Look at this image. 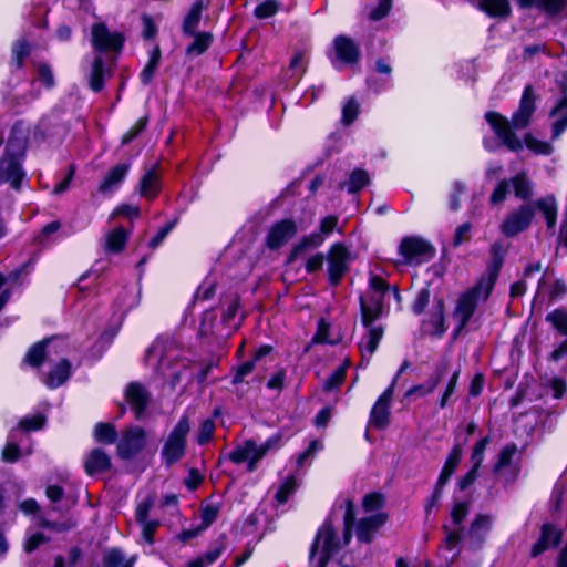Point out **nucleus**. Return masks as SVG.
Masks as SVG:
<instances>
[{"label": "nucleus", "mask_w": 567, "mask_h": 567, "mask_svg": "<svg viewBox=\"0 0 567 567\" xmlns=\"http://www.w3.org/2000/svg\"><path fill=\"white\" fill-rule=\"evenodd\" d=\"M44 542L47 538L42 533H31L27 535L23 548L27 553H32Z\"/></svg>", "instance_id": "nucleus-58"}, {"label": "nucleus", "mask_w": 567, "mask_h": 567, "mask_svg": "<svg viewBox=\"0 0 567 567\" xmlns=\"http://www.w3.org/2000/svg\"><path fill=\"white\" fill-rule=\"evenodd\" d=\"M515 453L516 446L514 444L504 446L498 454V460L494 466V471L499 472L504 467L508 466Z\"/></svg>", "instance_id": "nucleus-47"}, {"label": "nucleus", "mask_w": 567, "mask_h": 567, "mask_svg": "<svg viewBox=\"0 0 567 567\" xmlns=\"http://www.w3.org/2000/svg\"><path fill=\"white\" fill-rule=\"evenodd\" d=\"M533 218L534 207L532 205H522L506 215L499 225V230L507 237H514L526 230L532 224Z\"/></svg>", "instance_id": "nucleus-11"}, {"label": "nucleus", "mask_w": 567, "mask_h": 567, "mask_svg": "<svg viewBox=\"0 0 567 567\" xmlns=\"http://www.w3.org/2000/svg\"><path fill=\"white\" fill-rule=\"evenodd\" d=\"M110 465V457L101 449L91 451L85 460V471L90 475L106 471Z\"/></svg>", "instance_id": "nucleus-25"}, {"label": "nucleus", "mask_w": 567, "mask_h": 567, "mask_svg": "<svg viewBox=\"0 0 567 567\" xmlns=\"http://www.w3.org/2000/svg\"><path fill=\"white\" fill-rule=\"evenodd\" d=\"M525 144L535 154L548 155L553 152V147L549 143L538 141L532 134L525 136Z\"/></svg>", "instance_id": "nucleus-45"}, {"label": "nucleus", "mask_w": 567, "mask_h": 567, "mask_svg": "<svg viewBox=\"0 0 567 567\" xmlns=\"http://www.w3.org/2000/svg\"><path fill=\"white\" fill-rule=\"evenodd\" d=\"M161 189V181L154 168L147 171L140 181L138 194L146 199H154Z\"/></svg>", "instance_id": "nucleus-24"}, {"label": "nucleus", "mask_w": 567, "mask_h": 567, "mask_svg": "<svg viewBox=\"0 0 567 567\" xmlns=\"http://www.w3.org/2000/svg\"><path fill=\"white\" fill-rule=\"evenodd\" d=\"M204 9V3L202 0H197L192 8L189 9L188 13L186 14L184 22H183V32L186 35H193L195 34L197 27L202 19V11Z\"/></svg>", "instance_id": "nucleus-33"}, {"label": "nucleus", "mask_w": 567, "mask_h": 567, "mask_svg": "<svg viewBox=\"0 0 567 567\" xmlns=\"http://www.w3.org/2000/svg\"><path fill=\"white\" fill-rule=\"evenodd\" d=\"M238 311L239 300L237 296L226 299L223 303L221 323L231 330L236 329L239 324V320H237Z\"/></svg>", "instance_id": "nucleus-30"}, {"label": "nucleus", "mask_w": 567, "mask_h": 567, "mask_svg": "<svg viewBox=\"0 0 567 567\" xmlns=\"http://www.w3.org/2000/svg\"><path fill=\"white\" fill-rule=\"evenodd\" d=\"M94 436L97 442L112 444L116 439V430L112 424L100 423L95 426Z\"/></svg>", "instance_id": "nucleus-42"}, {"label": "nucleus", "mask_w": 567, "mask_h": 567, "mask_svg": "<svg viewBox=\"0 0 567 567\" xmlns=\"http://www.w3.org/2000/svg\"><path fill=\"white\" fill-rule=\"evenodd\" d=\"M92 44L97 51H117L123 45V38L117 32H110L103 23H96L92 28Z\"/></svg>", "instance_id": "nucleus-16"}, {"label": "nucleus", "mask_w": 567, "mask_h": 567, "mask_svg": "<svg viewBox=\"0 0 567 567\" xmlns=\"http://www.w3.org/2000/svg\"><path fill=\"white\" fill-rule=\"evenodd\" d=\"M480 8L493 18H506L511 14L508 0H481Z\"/></svg>", "instance_id": "nucleus-31"}, {"label": "nucleus", "mask_w": 567, "mask_h": 567, "mask_svg": "<svg viewBox=\"0 0 567 567\" xmlns=\"http://www.w3.org/2000/svg\"><path fill=\"white\" fill-rule=\"evenodd\" d=\"M307 62L308 54L306 51L296 52L289 64V72L291 73L290 76L292 79H299L306 71Z\"/></svg>", "instance_id": "nucleus-40"}, {"label": "nucleus", "mask_w": 567, "mask_h": 567, "mask_svg": "<svg viewBox=\"0 0 567 567\" xmlns=\"http://www.w3.org/2000/svg\"><path fill=\"white\" fill-rule=\"evenodd\" d=\"M145 363L155 374L166 380L172 390L192 377L189 362L179 358V350L167 338H158L151 344Z\"/></svg>", "instance_id": "nucleus-2"}, {"label": "nucleus", "mask_w": 567, "mask_h": 567, "mask_svg": "<svg viewBox=\"0 0 567 567\" xmlns=\"http://www.w3.org/2000/svg\"><path fill=\"white\" fill-rule=\"evenodd\" d=\"M535 110L534 96L530 87H526L520 100L518 111L513 115L512 123L516 130L525 128Z\"/></svg>", "instance_id": "nucleus-21"}, {"label": "nucleus", "mask_w": 567, "mask_h": 567, "mask_svg": "<svg viewBox=\"0 0 567 567\" xmlns=\"http://www.w3.org/2000/svg\"><path fill=\"white\" fill-rule=\"evenodd\" d=\"M388 516L383 512H377L362 517L357 524V537L360 542L372 540L378 529L385 524Z\"/></svg>", "instance_id": "nucleus-18"}, {"label": "nucleus", "mask_w": 567, "mask_h": 567, "mask_svg": "<svg viewBox=\"0 0 567 567\" xmlns=\"http://www.w3.org/2000/svg\"><path fill=\"white\" fill-rule=\"evenodd\" d=\"M493 287V279H481L474 288L460 298L454 311V317L458 322L457 331H461L466 326L477 303L488 298Z\"/></svg>", "instance_id": "nucleus-5"}, {"label": "nucleus", "mask_w": 567, "mask_h": 567, "mask_svg": "<svg viewBox=\"0 0 567 567\" xmlns=\"http://www.w3.org/2000/svg\"><path fill=\"white\" fill-rule=\"evenodd\" d=\"M491 265L488 268V276L485 279H493V285L496 281L498 271L503 265V260L505 257V248L501 243H494L491 246Z\"/></svg>", "instance_id": "nucleus-35"}, {"label": "nucleus", "mask_w": 567, "mask_h": 567, "mask_svg": "<svg viewBox=\"0 0 567 567\" xmlns=\"http://www.w3.org/2000/svg\"><path fill=\"white\" fill-rule=\"evenodd\" d=\"M540 539L545 543L548 548L559 544L561 539V533L554 526L545 525L542 529Z\"/></svg>", "instance_id": "nucleus-46"}, {"label": "nucleus", "mask_w": 567, "mask_h": 567, "mask_svg": "<svg viewBox=\"0 0 567 567\" xmlns=\"http://www.w3.org/2000/svg\"><path fill=\"white\" fill-rule=\"evenodd\" d=\"M17 276L18 275L13 272L8 278H4L3 275L0 274V310L9 300L10 281L16 280Z\"/></svg>", "instance_id": "nucleus-57"}, {"label": "nucleus", "mask_w": 567, "mask_h": 567, "mask_svg": "<svg viewBox=\"0 0 567 567\" xmlns=\"http://www.w3.org/2000/svg\"><path fill=\"white\" fill-rule=\"evenodd\" d=\"M487 123L491 125L495 134L502 140L503 144L511 151L517 152L522 150L520 140L512 132L509 122L506 117L495 112L485 114Z\"/></svg>", "instance_id": "nucleus-13"}, {"label": "nucleus", "mask_w": 567, "mask_h": 567, "mask_svg": "<svg viewBox=\"0 0 567 567\" xmlns=\"http://www.w3.org/2000/svg\"><path fill=\"white\" fill-rule=\"evenodd\" d=\"M493 525V517L485 514H480L472 522L468 530V536L475 542H483L491 530Z\"/></svg>", "instance_id": "nucleus-28"}, {"label": "nucleus", "mask_w": 567, "mask_h": 567, "mask_svg": "<svg viewBox=\"0 0 567 567\" xmlns=\"http://www.w3.org/2000/svg\"><path fill=\"white\" fill-rule=\"evenodd\" d=\"M216 290V280L214 278H206L198 287L195 298L198 300H208L214 296Z\"/></svg>", "instance_id": "nucleus-48"}, {"label": "nucleus", "mask_w": 567, "mask_h": 567, "mask_svg": "<svg viewBox=\"0 0 567 567\" xmlns=\"http://www.w3.org/2000/svg\"><path fill=\"white\" fill-rule=\"evenodd\" d=\"M322 234L315 231L308 236H305L297 245H295L290 259H297L300 255L309 249L320 247L324 243Z\"/></svg>", "instance_id": "nucleus-34"}, {"label": "nucleus", "mask_w": 567, "mask_h": 567, "mask_svg": "<svg viewBox=\"0 0 567 567\" xmlns=\"http://www.w3.org/2000/svg\"><path fill=\"white\" fill-rule=\"evenodd\" d=\"M523 8L535 7L549 16L559 13L566 6L567 0H517Z\"/></svg>", "instance_id": "nucleus-29"}, {"label": "nucleus", "mask_w": 567, "mask_h": 567, "mask_svg": "<svg viewBox=\"0 0 567 567\" xmlns=\"http://www.w3.org/2000/svg\"><path fill=\"white\" fill-rule=\"evenodd\" d=\"M343 527L342 534L331 524L326 522L317 533L310 550L311 567H326L329 558L348 545L351 539V528L354 524V505L350 498L343 501Z\"/></svg>", "instance_id": "nucleus-3"}, {"label": "nucleus", "mask_w": 567, "mask_h": 567, "mask_svg": "<svg viewBox=\"0 0 567 567\" xmlns=\"http://www.w3.org/2000/svg\"><path fill=\"white\" fill-rule=\"evenodd\" d=\"M296 489V480L293 477L287 478L284 484L279 487V489L276 493V499L279 504H285L289 496L295 492Z\"/></svg>", "instance_id": "nucleus-51"}, {"label": "nucleus", "mask_w": 567, "mask_h": 567, "mask_svg": "<svg viewBox=\"0 0 567 567\" xmlns=\"http://www.w3.org/2000/svg\"><path fill=\"white\" fill-rule=\"evenodd\" d=\"M391 295L400 302L401 297L395 287L391 288L384 279L377 275L370 276L369 289L360 299L362 321L368 328L367 336L362 338L359 344L363 358H370L374 353L383 336V328L372 326V323L381 315L385 298Z\"/></svg>", "instance_id": "nucleus-1"}, {"label": "nucleus", "mask_w": 567, "mask_h": 567, "mask_svg": "<svg viewBox=\"0 0 567 567\" xmlns=\"http://www.w3.org/2000/svg\"><path fill=\"white\" fill-rule=\"evenodd\" d=\"M38 80L48 89L54 85V76L49 65L40 64L38 66Z\"/></svg>", "instance_id": "nucleus-60"}, {"label": "nucleus", "mask_w": 567, "mask_h": 567, "mask_svg": "<svg viewBox=\"0 0 567 567\" xmlns=\"http://www.w3.org/2000/svg\"><path fill=\"white\" fill-rule=\"evenodd\" d=\"M127 239V233L122 227L111 230L105 237V248L111 252H118L123 249Z\"/></svg>", "instance_id": "nucleus-36"}, {"label": "nucleus", "mask_w": 567, "mask_h": 567, "mask_svg": "<svg viewBox=\"0 0 567 567\" xmlns=\"http://www.w3.org/2000/svg\"><path fill=\"white\" fill-rule=\"evenodd\" d=\"M535 207L540 210L546 218L548 228H554L557 220V203L554 196H546L535 202Z\"/></svg>", "instance_id": "nucleus-32"}, {"label": "nucleus", "mask_w": 567, "mask_h": 567, "mask_svg": "<svg viewBox=\"0 0 567 567\" xmlns=\"http://www.w3.org/2000/svg\"><path fill=\"white\" fill-rule=\"evenodd\" d=\"M329 280L339 284L351 262L350 250L341 243L333 244L327 255Z\"/></svg>", "instance_id": "nucleus-10"}, {"label": "nucleus", "mask_w": 567, "mask_h": 567, "mask_svg": "<svg viewBox=\"0 0 567 567\" xmlns=\"http://www.w3.org/2000/svg\"><path fill=\"white\" fill-rule=\"evenodd\" d=\"M144 443V431L137 426L130 427L122 433L117 453L123 458H130L143 449Z\"/></svg>", "instance_id": "nucleus-15"}, {"label": "nucleus", "mask_w": 567, "mask_h": 567, "mask_svg": "<svg viewBox=\"0 0 567 567\" xmlns=\"http://www.w3.org/2000/svg\"><path fill=\"white\" fill-rule=\"evenodd\" d=\"M488 442L489 441L487 437H483L474 445L472 454H471L472 468L461 480V482H460L461 489L467 488V486L471 485L477 477V471L484 461V453L488 445Z\"/></svg>", "instance_id": "nucleus-22"}, {"label": "nucleus", "mask_w": 567, "mask_h": 567, "mask_svg": "<svg viewBox=\"0 0 567 567\" xmlns=\"http://www.w3.org/2000/svg\"><path fill=\"white\" fill-rule=\"evenodd\" d=\"M547 321H549L554 328L560 333L567 336V310L556 309L547 315Z\"/></svg>", "instance_id": "nucleus-43"}, {"label": "nucleus", "mask_w": 567, "mask_h": 567, "mask_svg": "<svg viewBox=\"0 0 567 567\" xmlns=\"http://www.w3.org/2000/svg\"><path fill=\"white\" fill-rule=\"evenodd\" d=\"M66 350V342L60 338H51L34 344L25 355V362L38 367L44 359L54 361Z\"/></svg>", "instance_id": "nucleus-9"}, {"label": "nucleus", "mask_w": 567, "mask_h": 567, "mask_svg": "<svg viewBox=\"0 0 567 567\" xmlns=\"http://www.w3.org/2000/svg\"><path fill=\"white\" fill-rule=\"evenodd\" d=\"M447 370H449V363L445 361L441 362L436 367L435 371L429 377L426 382L410 388L406 391L404 396L405 398H411V396L424 398V396L431 394L436 389V386L439 385L441 380L445 377Z\"/></svg>", "instance_id": "nucleus-17"}, {"label": "nucleus", "mask_w": 567, "mask_h": 567, "mask_svg": "<svg viewBox=\"0 0 567 567\" xmlns=\"http://www.w3.org/2000/svg\"><path fill=\"white\" fill-rule=\"evenodd\" d=\"M279 3L276 0H266L255 9V14L259 19H266L276 14Z\"/></svg>", "instance_id": "nucleus-50"}, {"label": "nucleus", "mask_w": 567, "mask_h": 567, "mask_svg": "<svg viewBox=\"0 0 567 567\" xmlns=\"http://www.w3.org/2000/svg\"><path fill=\"white\" fill-rule=\"evenodd\" d=\"M334 53L336 59L333 60L334 65L338 63H354L359 58V49L355 43L347 37H337L334 39Z\"/></svg>", "instance_id": "nucleus-20"}, {"label": "nucleus", "mask_w": 567, "mask_h": 567, "mask_svg": "<svg viewBox=\"0 0 567 567\" xmlns=\"http://www.w3.org/2000/svg\"><path fill=\"white\" fill-rule=\"evenodd\" d=\"M509 190V183L506 179H503L494 189V192L491 195V202L492 204H499L505 198Z\"/></svg>", "instance_id": "nucleus-64"}, {"label": "nucleus", "mask_w": 567, "mask_h": 567, "mask_svg": "<svg viewBox=\"0 0 567 567\" xmlns=\"http://www.w3.org/2000/svg\"><path fill=\"white\" fill-rule=\"evenodd\" d=\"M400 254L406 264L420 265L434 257L433 246L420 237H406L401 241Z\"/></svg>", "instance_id": "nucleus-8"}, {"label": "nucleus", "mask_w": 567, "mask_h": 567, "mask_svg": "<svg viewBox=\"0 0 567 567\" xmlns=\"http://www.w3.org/2000/svg\"><path fill=\"white\" fill-rule=\"evenodd\" d=\"M29 53V47L24 41H18L12 47V59L14 60L17 66H21L23 59Z\"/></svg>", "instance_id": "nucleus-61"}, {"label": "nucleus", "mask_w": 567, "mask_h": 567, "mask_svg": "<svg viewBox=\"0 0 567 567\" xmlns=\"http://www.w3.org/2000/svg\"><path fill=\"white\" fill-rule=\"evenodd\" d=\"M192 37H194V41L186 49V54L188 55H200L209 48L212 43L210 33L195 32V34Z\"/></svg>", "instance_id": "nucleus-37"}, {"label": "nucleus", "mask_w": 567, "mask_h": 567, "mask_svg": "<svg viewBox=\"0 0 567 567\" xmlns=\"http://www.w3.org/2000/svg\"><path fill=\"white\" fill-rule=\"evenodd\" d=\"M461 457H462V447L460 445H455L452 449V451L450 452L442 470L447 471L449 473L453 474V472L455 471V468L457 467V465L461 462Z\"/></svg>", "instance_id": "nucleus-53"}, {"label": "nucleus", "mask_w": 567, "mask_h": 567, "mask_svg": "<svg viewBox=\"0 0 567 567\" xmlns=\"http://www.w3.org/2000/svg\"><path fill=\"white\" fill-rule=\"evenodd\" d=\"M468 514V506L465 503H456L451 512V525H444L445 530V539L444 544L441 547V551L447 550L453 551L456 549L460 539H461V533H460V525L464 520V518Z\"/></svg>", "instance_id": "nucleus-12"}, {"label": "nucleus", "mask_w": 567, "mask_h": 567, "mask_svg": "<svg viewBox=\"0 0 567 567\" xmlns=\"http://www.w3.org/2000/svg\"><path fill=\"white\" fill-rule=\"evenodd\" d=\"M126 400L138 417L147 403V393L141 384L132 383L126 389Z\"/></svg>", "instance_id": "nucleus-27"}, {"label": "nucleus", "mask_w": 567, "mask_h": 567, "mask_svg": "<svg viewBox=\"0 0 567 567\" xmlns=\"http://www.w3.org/2000/svg\"><path fill=\"white\" fill-rule=\"evenodd\" d=\"M359 114V103L354 99H349L342 107V122L346 125L351 124Z\"/></svg>", "instance_id": "nucleus-49"}, {"label": "nucleus", "mask_w": 567, "mask_h": 567, "mask_svg": "<svg viewBox=\"0 0 567 567\" xmlns=\"http://www.w3.org/2000/svg\"><path fill=\"white\" fill-rule=\"evenodd\" d=\"M512 182L517 197L527 199L532 196V183L525 174H518Z\"/></svg>", "instance_id": "nucleus-41"}, {"label": "nucleus", "mask_w": 567, "mask_h": 567, "mask_svg": "<svg viewBox=\"0 0 567 567\" xmlns=\"http://www.w3.org/2000/svg\"><path fill=\"white\" fill-rule=\"evenodd\" d=\"M190 431L187 416H182L164 442L161 456L166 465L178 462L186 451V439Z\"/></svg>", "instance_id": "nucleus-6"}, {"label": "nucleus", "mask_w": 567, "mask_h": 567, "mask_svg": "<svg viewBox=\"0 0 567 567\" xmlns=\"http://www.w3.org/2000/svg\"><path fill=\"white\" fill-rule=\"evenodd\" d=\"M215 430V424L212 420H205L199 429L198 435H197V442L198 444L203 445L209 442L213 437Z\"/></svg>", "instance_id": "nucleus-56"}, {"label": "nucleus", "mask_w": 567, "mask_h": 567, "mask_svg": "<svg viewBox=\"0 0 567 567\" xmlns=\"http://www.w3.org/2000/svg\"><path fill=\"white\" fill-rule=\"evenodd\" d=\"M159 61L161 50L158 47H156L151 51L148 61L140 74L141 81L144 84H148L153 80Z\"/></svg>", "instance_id": "nucleus-38"}, {"label": "nucleus", "mask_w": 567, "mask_h": 567, "mask_svg": "<svg viewBox=\"0 0 567 567\" xmlns=\"http://www.w3.org/2000/svg\"><path fill=\"white\" fill-rule=\"evenodd\" d=\"M90 86L93 91H100L103 87V60L100 55H96L92 63Z\"/></svg>", "instance_id": "nucleus-39"}, {"label": "nucleus", "mask_w": 567, "mask_h": 567, "mask_svg": "<svg viewBox=\"0 0 567 567\" xmlns=\"http://www.w3.org/2000/svg\"><path fill=\"white\" fill-rule=\"evenodd\" d=\"M369 176L365 171L362 169H355L350 175L349 182L347 184L348 192L349 193H355L363 188L365 185L369 184Z\"/></svg>", "instance_id": "nucleus-44"}, {"label": "nucleus", "mask_w": 567, "mask_h": 567, "mask_svg": "<svg viewBox=\"0 0 567 567\" xmlns=\"http://www.w3.org/2000/svg\"><path fill=\"white\" fill-rule=\"evenodd\" d=\"M27 131L21 124L13 126L7 144L0 150V185L8 183L18 189L25 176L22 159L27 148Z\"/></svg>", "instance_id": "nucleus-4"}, {"label": "nucleus", "mask_w": 567, "mask_h": 567, "mask_svg": "<svg viewBox=\"0 0 567 567\" xmlns=\"http://www.w3.org/2000/svg\"><path fill=\"white\" fill-rule=\"evenodd\" d=\"M70 372V362L66 359H61L48 374L45 384L52 389L58 388L69 379Z\"/></svg>", "instance_id": "nucleus-26"}, {"label": "nucleus", "mask_w": 567, "mask_h": 567, "mask_svg": "<svg viewBox=\"0 0 567 567\" xmlns=\"http://www.w3.org/2000/svg\"><path fill=\"white\" fill-rule=\"evenodd\" d=\"M117 216H123L130 220H133L140 216V207L130 204L120 205L114 209L110 218L113 219Z\"/></svg>", "instance_id": "nucleus-52"}, {"label": "nucleus", "mask_w": 567, "mask_h": 567, "mask_svg": "<svg viewBox=\"0 0 567 567\" xmlns=\"http://www.w3.org/2000/svg\"><path fill=\"white\" fill-rule=\"evenodd\" d=\"M104 565L106 567H130L124 563V556L118 549H112L105 554Z\"/></svg>", "instance_id": "nucleus-54"}, {"label": "nucleus", "mask_w": 567, "mask_h": 567, "mask_svg": "<svg viewBox=\"0 0 567 567\" xmlns=\"http://www.w3.org/2000/svg\"><path fill=\"white\" fill-rule=\"evenodd\" d=\"M128 171L130 164L127 163H122L112 167L102 178L99 185V192L102 194L115 193L125 179Z\"/></svg>", "instance_id": "nucleus-19"}, {"label": "nucleus", "mask_w": 567, "mask_h": 567, "mask_svg": "<svg viewBox=\"0 0 567 567\" xmlns=\"http://www.w3.org/2000/svg\"><path fill=\"white\" fill-rule=\"evenodd\" d=\"M395 380L392 381L390 386L379 396L370 413V425L377 429H384L390 421V403L394 393Z\"/></svg>", "instance_id": "nucleus-14"}, {"label": "nucleus", "mask_w": 567, "mask_h": 567, "mask_svg": "<svg viewBox=\"0 0 567 567\" xmlns=\"http://www.w3.org/2000/svg\"><path fill=\"white\" fill-rule=\"evenodd\" d=\"M338 221H339V218L337 216L330 215V216L324 217L320 221V227H319L318 233L322 234L323 238L326 239V237L331 235L332 231L337 228Z\"/></svg>", "instance_id": "nucleus-63"}, {"label": "nucleus", "mask_w": 567, "mask_h": 567, "mask_svg": "<svg viewBox=\"0 0 567 567\" xmlns=\"http://www.w3.org/2000/svg\"><path fill=\"white\" fill-rule=\"evenodd\" d=\"M323 449V443L322 441H319V440H313L310 442L308 449L301 453L298 457V465L299 466H302L303 463L309 458V457H313L315 454L319 451H321Z\"/></svg>", "instance_id": "nucleus-62"}, {"label": "nucleus", "mask_w": 567, "mask_h": 567, "mask_svg": "<svg viewBox=\"0 0 567 567\" xmlns=\"http://www.w3.org/2000/svg\"><path fill=\"white\" fill-rule=\"evenodd\" d=\"M363 508L367 513H371V514H374L373 512L374 511H378L382 507L383 505V497L378 494V493H371V494H368L364 498H363Z\"/></svg>", "instance_id": "nucleus-55"}, {"label": "nucleus", "mask_w": 567, "mask_h": 567, "mask_svg": "<svg viewBox=\"0 0 567 567\" xmlns=\"http://www.w3.org/2000/svg\"><path fill=\"white\" fill-rule=\"evenodd\" d=\"M278 440V437H271L259 446L252 441H247L229 452L228 458L236 464L247 463L248 470L252 471L256 463L265 456Z\"/></svg>", "instance_id": "nucleus-7"}, {"label": "nucleus", "mask_w": 567, "mask_h": 567, "mask_svg": "<svg viewBox=\"0 0 567 567\" xmlns=\"http://www.w3.org/2000/svg\"><path fill=\"white\" fill-rule=\"evenodd\" d=\"M460 377V371H454L452 375L450 377V380L447 382V385L443 392V395L440 400V406L443 409L446 406L449 398L454 393L457 381Z\"/></svg>", "instance_id": "nucleus-59"}, {"label": "nucleus", "mask_w": 567, "mask_h": 567, "mask_svg": "<svg viewBox=\"0 0 567 567\" xmlns=\"http://www.w3.org/2000/svg\"><path fill=\"white\" fill-rule=\"evenodd\" d=\"M296 224L291 220H282L272 226L268 235V246L278 248L295 236Z\"/></svg>", "instance_id": "nucleus-23"}]
</instances>
